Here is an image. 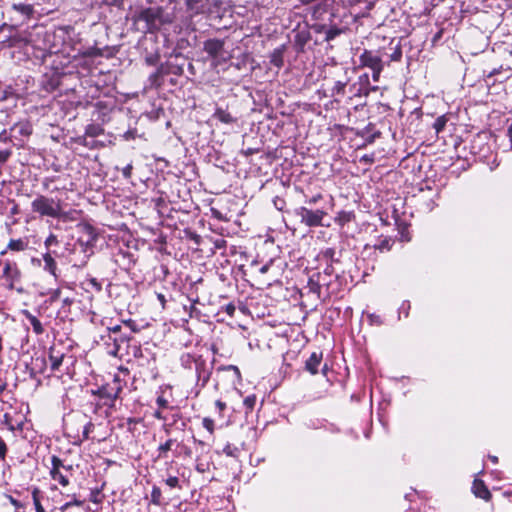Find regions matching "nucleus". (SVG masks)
Listing matches in <instances>:
<instances>
[{
  "instance_id": "ddd939ff",
  "label": "nucleus",
  "mask_w": 512,
  "mask_h": 512,
  "mask_svg": "<svg viewBox=\"0 0 512 512\" xmlns=\"http://www.w3.org/2000/svg\"><path fill=\"white\" fill-rule=\"evenodd\" d=\"M213 118L224 124H232L236 122V118L229 111L221 107H216L213 113Z\"/></svg>"
},
{
  "instance_id": "49530a36",
  "label": "nucleus",
  "mask_w": 512,
  "mask_h": 512,
  "mask_svg": "<svg viewBox=\"0 0 512 512\" xmlns=\"http://www.w3.org/2000/svg\"><path fill=\"white\" fill-rule=\"evenodd\" d=\"M382 70L383 69L372 70V79H373V81H375V82L379 81L380 74H381Z\"/></svg>"
},
{
  "instance_id": "7ed1b4c3",
  "label": "nucleus",
  "mask_w": 512,
  "mask_h": 512,
  "mask_svg": "<svg viewBox=\"0 0 512 512\" xmlns=\"http://www.w3.org/2000/svg\"><path fill=\"white\" fill-rule=\"evenodd\" d=\"M73 466L65 464L58 456L51 457V467L49 469L50 477L61 486L66 487L70 484V478L73 476Z\"/></svg>"
},
{
  "instance_id": "79ce46f5",
  "label": "nucleus",
  "mask_w": 512,
  "mask_h": 512,
  "mask_svg": "<svg viewBox=\"0 0 512 512\" xmlns=\"http://www.w3.org/2000/svg\"><path fill=\"white\" fill-rule=\"evenodd\" d=\"M60 296H61V290L59 288L54 289L50 293V301L51 302L57 301L58 299H60Z\"/></svg>"
},
{
  "instance_id": "3c124183",
  "label": "nucleus",
  "mask_w": 512,
  "mask_h": 512,
  "mask_svg": "<svg viewBox=\"0 0 512 512\" xmlns=\"http://www.w3.org/2000/svg\"><path fill=\"white\" fill-rule=\"evenodd\" d=\"M507 137L509 139V142H510V148L512 150V124L508 127V130H507Z\"/></svg>"
},
{
  "instance_id": "2eb2a0df",
  "label": "nucleus",
  "mask_w": 512,
  "mask_h": 512,
  "mask_svg": "<svg viewBox=\"0 0 512 512\" xmlns=\"http://www.w3.org/2000/svg\"><path fill=\"white\" fill-rule=\"evenodd\" d=\"M64 354L57 351L55 347H51L49 350V361L51 364V370L57 371L63 362Z\"/></svg>"
},
{
  "instance_id": "dca6fc26",
  "label": "nucleus",
  "mask_w": 512,
  "mask_h": 512,
  "mask_svg": "<svg viewBox=\"0 0 512 512\" xmlns=\"http://www.w3.org/2000/svg\"><path fill=\"white\" fill-rule=\"evenodd\" d=\"M43 261H44V270L48 271L55 279H57V264L54 260V258L51 256L50 253H45L43 255Z\"/></svg>"
},
{
  "instance_id": "e2e57ef3",
  "label": "nucleus",
  "mask_w": 512,
  "mask_h": 512,
  "mask_svg": "<svg viewBox=\"0 0 512 512\" xmlns=\"http://www.w3.org/2000/svg\"><path fill=\"white\" fill-rule=\"evenodd\" d=\"M333 254H334V251H333L332 249H327V250L325 251V255H326V256L332 257V256H333Z\"/></svg>"
},
{
  "instance_id": "20e7f679",
  "label": "nucleus",
  "mask_w": 512,
  "mask_h": 512,
  "mask_svg": "<svg viewBox=\"0 0 512 512\" xmlns=\"http://www.w3.org/2000/svg\"><path fill=\"white\" fill-rule=\"evenodd\" d=\"M137 21H143L146 24V31L152 32L158 30L166 22L163 19V10L160 7H149L143 9L137 16Z\"/></svg>"
},
{
  "instance_id": "338daca9",
  "label": "nucleus",
  "mask_w": 512,
  "mask_h": 512,
  "mask_svg": "<svg viewBox=\"0 0 512 512\" xmlns=\"http://www.w3.org/2000/svg\"><path fill=\"white\" fill-rule=\"evenodd\" d=\"M63 302L65 305H69L72 301L69 298H65Z\"/></svg>"
},
{
  "instance_id": "1a4fd4ad",
  "label": "nucleus",
  "mask_w": 512,
  "mask_h": 512,
  "mask_svg": "<svg viewBox=\"0 0 512 512\" xmlns=\"http://www.w3.org/2000/svg\"><path fill=\"white\" fill-rule=\"evenodd\" d=\"M418 192L422 194L421 200L427 199L423 204L424 210L430 212L434 208V198L438 196V189H433L429 182H426L425 186L422 184L418 186Z\"/></svg>"
},
{
  "instance_id": "ea45409f",
  "label": "nucleus",
  "mask_w": 512,
  "mask_h": 512,
  "mask_svg": "<svg viewBox=\"0 0 512 512\" xmlns=\"http://www.w3.org/2000/svg\"><path fill=\"white\" fill-rule=\"evenodd\" d=\"M156 403L157 405L162 408V409H166L168 408V400L161 394V395H158L157 399H156Z\"/></svg>"
},
{
  "instance_id": "4c0bfd02",
  "label": "nucleus",
  "mask_w": 512,
  "mask_h": 512,
  "mask_svg": "<svg viewBox=\"0 0 512 512\" xmlns=\"http://www.w3.org/2000/svg\"><path fill=\"white\" fill-rule=\"evenodd\" d=\"M129 340V337L127 336H121L120 338H114V349L112 351H110V354L112 355H117V352L119 350V345H118V341H121V342H124V341H128Z\"/></svg>"
},
{
  "instance_id": "6ab92c4d",
  "label": "nucleus",
  "mask_w": 512,
  "mask_h": 512,
  "mask_svg": "<svg viewBox=\"0 0 512 512\" xmlns=\"http://www.w3.org/2000/svg\"><path fill=\"white\" fill-rule=\"evenodd\" d=\"M187 9L194 14H199L203 12V0H185Z\"/></svg>"
},
{
  "instance_id": "a19ab883",
  "label": "nucleus",
  "mask_w": 512,
  "mask_h": 512,
  "mask_svg": "<svg viewBox=\"0 0 512 512\" xmlns=\"http://www.w3.org/2000/svg\"><path fill=\"white\" fill-rule=\"evenodd\" d=\"M44 244H45V246H46V247H50V246H52V245H57V244H58L57 236H56V235H54V234H50V235L46 238V240H45Z\"/></svg>"
},
{
  "instance_id": "5701e85b",
  "label": "nucleus",
  "mask_w": 512,
  "mask_h": 512,
  "mask_svg": "<svg viewBox=\"0 0 512 512\" xmlns=\"http://www.w3.org/2000/svg\"><path fill=\"white\" fill-rule=\"evenodd\" d=\"M32 500L35 507L36 512H46L44 507L40 501V490L39 488H33L32 490Z\"/></svg>"
},
{
  "instance_id": "c756f323",
  "label": "nucleus",
  "mask_w": 512,
  "mask_h": 512,
  "mask_svg": "<svg viewBox=\"0 0 512 512\" xmlns=\"http://www.w3.org/2000/svg\"><path fill=\"white\" fill-rule=\"evenodd\" d=\"M82 505H83V501H81V500L77 499L76 497H74L72 501H69V502H66L65 504H63L60 507V510L61 511H66L68 508H70L72 506L81 507Z\"/></svg>"
},
{
  "instance_id": "4d7b16f0",
  "label": "nucleus",
  "mask_w": 512,
  "mask_h": 512,
  "mask_svg": "<svg viewBox=\"0 0 512 512\" xmlns=\"http://www.w3.org/2000/svg\"><path fill=\"white\" fill-rule=\"evenodd\" d=\"M124 324L129 326L133 331H136L134 328V322L132 320L124 321Z\"/></svg>"
},
{
  "instance_id": "c03bdc74",
  "label": "nucleus",
  "mask_w": 512,
  "mask_h": 512,
  "mask_svg": "<svg viewBox=\"0 0 512 512\" xmlns=\"http://www.w3.org/2000/svg\"><path fill=\"white\" fill-rule=\"evenodd\" d=\"M321 199H322V195L321 194H316L313 197L309 198L306 202L309 205H314V204H316Z\"/></svg>"
},
{
  "instance_id": "58836bf2",
  "label": "nucleus",
  "mask_w": 512,
  "mask_h": 512,
  "mask_svg": "<svg viewBox=\"0 0 512 512\" xmlns=\"http://www.w3.org/2000/svg\"><path fill=\"white\" fill-rule=\"evenodd\" d=\"M94 429V425L91 422H87L83 428V440L89 438L90 432Z\"/></svg>"
},
{
  "instance_id": "f03ea898",
  "label": "nucleus",
  "mask_w": 512,
  "mask_h": 512,
  "mask_svg": "<svg viewBox=\"0 0 512 512\" xmlns=\"http://www.w3.org/2000/svg\"><path fill=\"white\" fill-rule=\"evenodd\" d=\"M0 266L2 267L0 280L4 281L5 287L9 290L22 292L23 289L19 287L22 281V272L18 264L11 259L0 258Z\"/></svg>"
},
{
  "instance_id": "a878e982",
  "label": "nucleus",
  "mask_w": 512,
  "mask_h": 512,
  "mask_svg": "<svg viewBox=\"0 0 512 512\" xmlns=\"http://www.w3.org/2000/svg\"><path fill=\"white\" fill-rule=\"evenodd\" d=\"M162 492L161 489L157 486H153L151 491V503L155 505L161 504Z\"/></svg>"
},
{
  "instance_id": "b1692460",
  "label": "nucleus",
  "mask_w": 512,
  "mask_h": 512,
  "mask_svg": "<svg viewBox=\"0 0 512 512\" xmlns=\"http://www.w3.org/2000/svg\"><path fill=\"white\" fill-rule=\"evenodd\" d=\"M393 240L389 237H385L381 239L376 245V249H378L381 252L389 251L392 247Z\"/></svg>"
},
{
  "instance_id": "13d9d810",
  "label": "nucleus",
  "mask_w": 512,
  "mask_h": 512,
  "mask_svg": "<svg viewBox=\"0 0 512 512\" xmlns=\"http://www.w3.org/2000/svg\"><path fill=\"white\" fill-rule=\"evenodd\" d=\"M154 416H155L157 419H164V416L162 415V413H161V411H160V410L155 411Z\"/></svg>"
},
{
  "instance_id": "680f3d73",
  "label": "nucleus",
  "mask_w": 512,
  "mask_h": 512,
  "mask_svg": "<svg viewBox=\"0 0 512 512\" xmlns=\"http://www.w3.org/2000/svg\"><path fill=\"white\" fill-rule=\"evenodd\" d=\"M268 269H269V266H268V265H264V266H262V267L260 268V272H261L262 274H264V273H266V272L268 271Z\"/></svg>"
},
{
  "instance_id": "aec40b11",
  "label": "nucleus",
  "mask_w": 512,
  "mask_h": 512,
  "mask_svg": "<svg viewBox=\"0 0 512 512\" xmlns=\"http://www.w3.org/2000/svg\"><path fill=\"white\" fill-rule=\"evenodd\" d=\"M347 83L342 81H336L331 89V95L333 97L344 96Z\"/></svg>"
},
{
  "instance_id": "37998d69",
  "label": "nucleus",
  "mask_w": 512,
  "mask_h": 512,
  "mask_svg": "<svg viewBox=\"0 0 512 512\" xmlns=\"http://www.w3.org/2000/svg\"><path fill=\"white\" fill-rule=\"evenodd\" d=\"M11 155L10 150H0V163H5Z\"/></svg>"
},
{
  "instance_id": "f257e3e1",
  "label": "nucleus",
  "mask_w": 512,
  "mask_h": 512,
  "mask_svg": "<svg viewBox=\"0 0 512 512\" xmlns=\"http://www.w3.org/2000/svg\"><path fill=\"white\" fill-rule=\"evenodd\" d=\"M31 211L40 218H51L59 221H72V210H65L64 201L58 197L37 194L31 202Z\"/></svg>"
},
{
  "instance_id": "09e8293b",
  "label": "nucleus",
  "mask_w": 512,
  "mask_h": 512,
  "mask_svg": "<svg viewBox=\"0 0 512 512\" xmlns=\"http://www.w3.org/2000/svg\"><path fill=\"white\" fill-rule=\"evenodd\" d=\"M225 311L227 312V314L232 316L235 312V306L233 304H228L225 308Z\"/></svg>"
},
{
  "instance_id": "f8f14e48",
  "label": "nucleus",
  "mask_w": 512,
  "mask_h": 512,
  "mask_svg": "<svg viewBox=\"0 0 512 512\" xmlns=\"http://www.w3.org/2000/svg\"><path fill=\"white\" fill-rule=\"evenodd\" d=\"M28 247V241L22 238L19 239H11L8 242L7 247L0 252V256L3 257L7 254L8 250L14 251V252H21L26 250Z\"/></svg>"
},
{
  "instance_id": "393cba45",
  "label": "nucleus",
  "mask_w": 512,
  "mask_h": 512,
  "mask_svg": "<svg viewBox=\"0 0 512 512\" xmlns=\"http://www.w3.org/2000/svg\"><path fill=\"white\" fill-rule=\"evenodd\" d=\"M448 121V118L446 115L439 116L435 122L433 123V128L435 130L436 134H439L443 131L444 127L446 126V123Z\"/></svg>"
},
{
  "instance_id": "6e6552de",
  "label": "nucleus",
  "mask_w": 512,
  "mask_h": 512,
  "mask_svg": "<svg viewBox=\"0 0 512 512\" xmlns=\"http://www.w3.org/2000/svg\"><path fill=\"white\" fill-rule=\"evenodd\" d=\"M361 67H367L371 70L383 69L382 56L377 51L364 50L359 56Z\"/></svg>"
},
{
  "instance_id": "c9c22d12",
  "label": "nucleus",
  "mask_w": 512,
  "mask_h": 512,
  "mask_svg": "<svg viewBox=\"0 0 512 512\" xmlns=\"http://www.w3.org/2000/svg\"><path fill=\"white\" fill-rule=\"evenodd\" d=\"M8 452V446L4 439L0 436V460L4 461Z\"/></svg>"
},
{
  "instance_id": "a18cd8bd",
  "label": "nucleus",
  "mask_w": 512,
  "mask_h": 512,
  "mask_svg": "<svg viewBox=\"0 0 512 512\" xmlns=\"http://www.w3.org/2000/svg\"><path fill=\"white\" fill-rule=\"evenodd\" d=\"M360 161H363L365 163H372L374 161V155L373 154H365L361 157Z\"/></svg>"
},
{
  "instance_id": "69168bd1",
  "label": "nucleus",
  "mask_w": 512,
  "mask_h": 512,
  "mask_svg": "<svg viewBox=\"0 0 512 512\" xmlns=\"http://www.w3.org/2000/svg\"><path fill=\"white\" fill-rule=\"evenodd\" d=\"M7 427H8V430L11 432H14L16 430V427L14 425H12L11 423L8 424Z\"/></svg>"
},
{
  "instance_id": "412c9836",
  "label": "nucleus",
  "mask_w": 512,
  "mask_h": 512,
  "mask_svg": "<svg viewBox=\"0 0 512 512\" xmlns=\"http://www.w3.org/2000/svg\"><path fill=\"white\" fill-rule=\"evenodd\" d=\"M27 318H28L35 334L40 335L44 332L43 326H42L41 322L39 321V319H37L35 316H33L30 313H27Z\"/></svg>"
},
{
  "instance_id": "473e14b6",
  "label": "nucleus",
  "mask_w": 512,
  "mask_h": 512,
  "mask_svg": "<svg viewBox=\"0 0 512 512\" xmlns=\"http://www.w3.org/2000/svg\"><path fill=\"white\" fill-rule=\"evenodd\" d=\"M342 32L339 28H330L326 31V40L330 41L340 35Z\"/></svg>"
},
{
  "instance_id": "9b49d317",
  "label": "nucleus",
  "mask_w": 512,
  "mask_h": 512,
  "mask_svg": "<svg viewBox=\"0 0 512 512\" xmlns=\"http://www.w3.org/2000/svg\"><path fill=\"white\" fill-rule=\"evenodd\" d=\"M472 492L477 498H481L485 501H489L491 498V493L485 483L477 478L473 481Z\"/></svg>"
},
{
  "instance_id": "cd10ccee",
  "label": "nucleus",
  "mask_w": 512,
  "mask_h": 512,
  "mask_svg": "<svg viewBox=\"0 0 512 512\" xmlns=\"http://www.w3.org/2000/svg\"><path fill=\"white\" fill-rule=\"evenodd\" d=\"M238 452L239 449L230 443H227L223 448V453L229 457H236Z\"/></svg>"
},
{
  "instance_id": "c85d7f7f",
  "label": "nucleus",
  "mask_w": 512,
  "mask_h": 512,
  "mask_svg": "<svg viewBox=\"0 0 512 512\" xmlns=\"http://www.w3.org/2000/svg\"><path fill=\"white\" fill-rule=\"evenodd\" d=\"M103 496L99 489H93L90 492L89 500L95 504H100L102 502Z\"/></svg>"
},
{
  "instance_id": "4468645a",
  "label": "nucleus",
  "mask_w": 512,
  "mask_h": 512,
  "mask_svg": "<svg viewBox=\"0 0 512 512\" xmlns=\"http://www.w3.org/2000/svg\"><path fill=\"white\" fill-rule=\"evenodd\" d=\"M322 360V353L313 352L308 360L306 361L305 367L306 370L311 374H317L318 366L320 365Z\"/></svg>"
},
{
  "instance_id": "39448f33",
  "label": "nucleus",
  "mask_w": 512,
  "mask_h": 512,
  "mask_svg": "<svg viewBox=\"0 0 512 512\" xmlns=\"http://www.w3.org/2000/svg\"><path fill=\"white\" fill-rule=\"evenodd\" d=\"M295 214L300 218L301 223L308 227L322 226V220L326 216L324 210H311L306 207L297 208Z\"/></svg>"
},
{
  "instance_id": "5fc2aeb1",
  "label": "nucleus",
  "mask_w": 512,
  "mask_h": 512,
  "mask_svg": "<svg viewBox=\"0 0 512 512\" xmlns=\"http://www.w3.org/2000/svg\"><path fill=\"white\" fill-rule=\"evenodd\" d=\"M3 423L5 425H8V424L11 423L10 415L8 413L4 414V416H3Z\"/></svg>"
},
{
  "instance_id": "72a5a7b5",
  "label": "nucleus",
  "mask_w": 512,
  "mask_h": 512,
  "mask_svg": "<svg viewBox=\"0 0 512 512\" xmlns=\"http://www.w3.org/2000/svg\"><path fill=\"white\" fill-rule=\"evenodd\" d=\"M15 128H18L19 132L25 136L30 135L32 132L31 126L27 123L17 124L15 125Z\"/></svg>"
},
{
  "instance_id": "8fccbe9b",
  "label": "nucleus",
  "mask_w": 512,
  "mask_h": 512,
  "mask_svg": "<svg viewBox=\"0 0 512 512\" xmlns=\"http://www.w3.org/2000/svg\"><path fill=\"white\" fill-rule=\"evenodd\" d=\"M107 329L109 332L118 333L121 330V325H114L111 327H107Z\"/></svg>"
},
{
  "instance_id": "7c9ffc66",
  "label": "nucleus",
  "mask_w": 512,
  "mask_h": 512,
  "mask_svg": "<svg viewBox=\"0 0 512 512\" xmlns=\"http://www.w3.org/2000/svg\"><path fill=\"white\" fill-rule=\"evenodd\" d=\"M173 443H174V440L168 439L165 443L161 444L158 447V451L160 452L159 456L161 457L162 454H164V453L168 452L169 450H171Z\"/></svg>"
},
{
  "instance_id": "a211bd4d",
  "label": "nucleus",
  "mask_w": 512,
  "mask_h": 512,
  "mask_svg": "<svg viewBox=\"0 0 512 512\" xmlns=\"http://www.w3.org/2000/svg\"><path fill=\"white\" fill-rule=\"evenodd\" d=\"M355 215L352 211H340L335 217V223L343 227L345 224L354 220Z\"/></svg>"
},
{
  "instance_id": "bb28decb",
  "label": "nucleus",
  "mask_w": 512,
  "mask_h": 512,
  "mask_svg": "<svg viewBox=\"0 0 512 512\" xmlns=\"http://www.w3.org/2000/svg\"><path fill=\"white\" fill-rule=\"evenodd\" d=\"M243 404H244L247 412H251L254 409L255 404H256V396L255 395L247 396L244 399Z\"/></svg>"
},
{
  "instance_id": "0eeeda50",
  "label": "nucleus",
  "mask_w": 512,
  "mask_h": 512,
  "mask_svg": "<svg viewBox=\"0 0 512 512\" xmlns=\"http://www.w3.org/2000/svg\"><path fill=\"white\" fill-rule=\"evenodd\" d=\"M351 97H362L368 96L371 91H377L378 86H370L369 85V76L368 74H363L359 76L358 81L352 84L349 88Z\"/></svg>"
},
{
  "instance_id": "6e6d98bb",
  "label": "nucleus",
  "mask_w": 512,
  "mask_h": 512,
  "mask_svg": "<svg viewBox=\"0 0 512 512\" xmlns=\"http://www.w3.org/2000/svg\"><path fill=\"white\" fill-rule=\"evenodd\" d=\"M10 502H11V504H12L13 506H15V507H17V508L21 507V504L19 503V501H18V500H16V499H14L13 497H10Z\"/></svg>"
},
{
  "instance_id": "f3484780",
  "label": "nucleus",
  "mask_w": 512,
  "mask_h": 512,
  "mask_svg": "<svg viewBox=\"0 0 512 512\" xmlns=\"http://www.w3.org/2000/svg\"><path fill=\"white\" fill-rule=\"evenodd\" d=\"M12 9L19 12L26 18H31L34 13V7L31 4H25V3H14L12 5Z\"/></svg>"
},
{
  "instance_id": "603ef678",
  "label": "nucleus",
  "mask_w": 512,
  "mask_h": 512,
  "mask_svg": "<svg viewBox=\"0 0 512 512\" xmlns=\"http://www.w3.org/2000/svg\"><path fill=\"white\" fill-rule=\"evenodd\" d=\"M157 299L160 301L162 307L164 308L165 303H166L165 296L163 294H161V293H158L157 294Z\"/></svg>"
},
{
  "instance_id": "052dcab7",
  "label": "nucleus",
  "mask_w": 512,
  "mask_h": 512,
  "mask_svg": "<svg viewBox=\"0 0 512 512\" xmlns=\"http://www.w3.org/2000/svg\"><path fill=\"white\" fill-rule=\"evenodd\" d=\"M87 55L96 56V55H100V52L98 49H95L94 51L88 52Z\"/></svg>"
},
{
  "instance_id": "de8ad7c7",
  "label": "nucleus",
  "mask_w": 512,
  "mask_h": 512,
  "mask_svg": "<svg viewBox=\"0 0 512 512\" xmlns=\"http://www.w3.org/2000/svg\"><path fill=\"white\" fill-rule=\"evenodd\" d=\"M216 407L218 408L219 412L222 413L224 409L226 408V404L222 402L221 400H217L215 402Z\"/></svg>"
},
{
  "instance_id": "bf43d9fd",
  "label": "nucleus",
  "mask_w": 512,
  "mask_h": 512,
  "mask_svg": "<svg viewBox=\"0 0 512 512\" xmlns=\"http://www.w3.org/2000/svg\"><path fill=\"white\" fill-rule=\"evenodd\" d=\"M88 232H89V235L91 236V241H95V236L93 235V230L91 227H88L87 228ZM90 242V240H88V243Z\"/></svg>"
},
{
  "instance_id": "f704fd0d",
  "label": "nucleus",
  "mask_w": 512,
  "mask_h": 512,
  "mask_svg": "<svg viewBox=\"0 0 512 512\" xmlns=\"http://www.w3.org/2000/svg\"><path fill=\"white\" fill-rule=\"evenodd\" d=\"M411 308V304L409 301H404L401 306L399 307V317L401 315H404V317H407L409 315V310Z\"/></svg>"
},
{
  "instance_id": "0e129e2a",
  "label": "nucleus",
  "mask_w": 512,
  "mask_h": 512,
  "mask_svg": "<svg viewBox=\"0 0 512 512\" xmlns=\"http://www.w3.org/2000/svg\"><path fill=\"white\" fill-rule=\"evenodd\" d=\"M489 459H490L494 464H496V463L498 462V457H497V456L490 455V456H489Z\"/></svg>"
},
{
  "instance_id": "4be33fe9",
  "label": "nucleus",
  "mask_w": 512,
  "mask_h": 512,
  "mask_svg": "<svg viewBox=\"0 0 512 512\" xmlns=\"http://www.w3.org/2000/svg\"><path fill=\"white\" fill-rule=\"evenodd\" d=\"M103 132V128L97 124H89L85 129V135L89 137H97L103 134Z\"/></svg>"
},
{
  "instance_id": "423d86ee",
  "label": "nucleus",
  "mask_w": 512,
  "mask_h": 512,
  "mask_svg": "<svg viewBox=\"0 0 512 512\" xmlns=\"http://www.w3.org/2000/svg\"><path fill=\"white\" fill-rule=\"evenodd\" d=\"M123 387V381L118 375H115L111 382L99 389V395L103 398H107L110 402H114L119 397Z\"/></svg>"
},
{
  "instance_id": "e433bc0d",
  "label": "nucleus",
  "mask_w": 512,
  "mask_h": 512,
  "mask_svg": "<svg viewBox=\"0 0 512 512\" xmlns=\"http://www.w3.org/2000/svg\"><path fill=\"white\" fill-rule=\"evenodd\" d=\"M202 425L210 434L214 432V421L211 418H204Z\"/></svg>"
},
{
  "instance_id": "2f4dec72",
  "label": "nucleus",
  "mask_w": 512,
  "mask_h": 512,
  "mask_svg": "<svg viewBox=\"0 0 512 512\" xmlns=\"http://www.w3.org/2000/svg\"><path fill=\"white\" fill-rule=\"evenodd\" d=\"M165 483L166 485L173 489V488H180V481H179V478L176 477V476H169L166 480H165Z\"/></svg>"
},
{
  "instance_id": "774afa93",
  "label": "nucleus",
  "mask_w": 512,
  "mask_h": 512,
  "mask_svg": "<svg viewBox=\"0 0 512 512\" xmlns=\"http://www.w3.org/2000/svg\"><path fill=\"white\" fill-rule=\"evenodd\" d=\"M349 1L352 4H357V3H360L362 0H349Z\"/></svg>"
},
{
  "instance_id": "9d476101",
  "label": "nucleus",
  "mask_w": 512,
  "mask_h": 512,
  "mask_svg": "<svg viewBox=\"0 0 512 512\" xmlns=\"http://www.w3.org/2000/svg\"><path fill=\"white\" fill-rule=\"evenodd\" d=\"M224 43L218 39H209L204 42V51L213 59H217L223 52Z\"/></svg>"
},
{
  "instance_id": "864d4df0",
  "label": "nucleus",
  "mask_w": 512,
  "mask_h": 512,
  "mask_svg": "<svg viewBox=\"0 0 512 512\" xmlns=\"http://www.w3.org/2000/svg\"><path fill=\"white\" fill-rule=\"evenodd\" d=\"M131 169H132L131 165H128L127 167H125L124 170H123V175L125 177H129L130 174H131Z\"/></svg>"
}]
</instances>
